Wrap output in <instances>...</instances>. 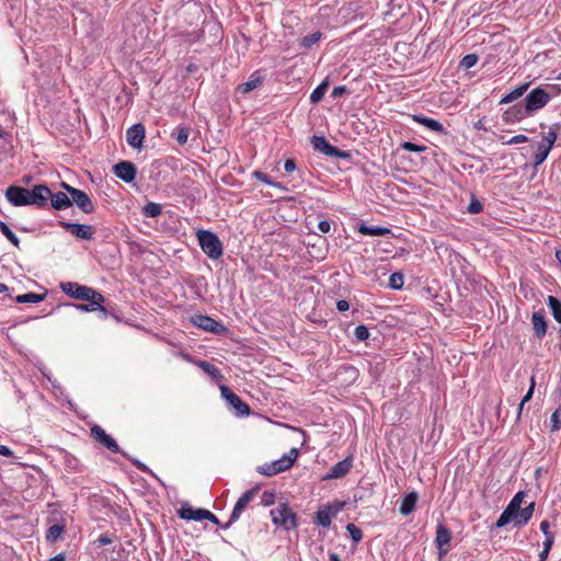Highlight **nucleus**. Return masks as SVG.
<instances>
[{
	"label": "nucleus",
	"instance_id": "obj_1",
	"mask_svg": "<svg viewBox=\"0 0 561 561\" xmlns=\"http://www.w3.org/2000/svg\"><path fill=\"white\" fill-rule=\"evenodd\" d=\"M4 195L8 202L15 207L35 206L46 209L48 208L50 188L45 184H37L32 188L10 185Z\"/></svg>",
	"mask_w": 561,
	"mask_h": 561
},
{
	"label": "nucleus",
	"instance_id": "obj_2",
	"mask_svg": "<svg viewBox=\"0 0 561 561\" xmlns=\"http://www.w3.org/2000/svg\"><path fill=\"white\" fill-rule=\"evenodd\" d=\"M272 522L275 526L284 530H291L298 527V516L287 502L278 504L270 512Z\"/></svg>",
	"mask_w": 561,
	"mask_h": 561
},
{
	"label": "nucleus",
	"instance_id": "obj_3",
	"mask_svg": "<svg viewBox=\"0 0 561 561\" xmlns=\"http://www.w3.org/2000/svg\"><path fill=\"white\" fill-rule=\"evenodd\" d=\"M198 243L203 252L210 259H218L222 254V243L218 236L209 230L197 231Z\"/></svg>",
	"mask_w": 561,
	"mask_h": 561
},
{
	"label": "nucleus",
	"instance_id": "obj_4",
	"mask_svg": "<svg viewBox=\"0 0 561 561\" xmlns=\"http://www.w3.org/2000/svg\"><path fill=\"white\" fill-rule=\"evenodd\" d=\"M191 322L198 329L216 335H227L229 333V329L222 322L206 314H195L191 318Z\"/></svg>",
	"mask_w": 561,
	"mask_h": 561
},
{
	"label": "nucleus",
	"instance_id": "obj_5",
	"mask_svg": "<svg viewBox=\"0 0 561 561\" xmlns=\"http://www.w3.org/2000/svg\"><path fill=\"white\" fill-rule=\"evenodd\" d=\"M47 524L51 525L46 530L45 539L48 542H55L66 530V519L64 518L61 512H59L57 508H54L50 512V515L47 517Z\"/></svg>",
	"mask_w": 561,
	"mask_h": 561
},
{
	"label": "nucleus",
	"instance_id": "obj_6",
	"mask_svg": "<svg viewBox=\"0 0 561 561\" xmlns=\"http://www.w3.org/2000/svg\"><path fill=\"white\" fill-rule=\"evenodd\" d=\"M310 142L316 151L323 153L327 157L351 159L350 151H342L337 147L332 146L324 136H312Z\"/></svg>",
	"mask_w": 561,
	"mask_h": 561
},
{
	"label": "nucleus",
	"instance_id": "obj_7",
	"mask_svg": "<svg viewBox=\"0 0 561 561\" xmlns=\"http://www.w3.org/2000/svg\"><path fill=\"white\" fill-rule=\"evenodd\" d=\"M60 288L66 295L77 300L88 298L101 299V293L91 287L81 286L79 283H60Z\"/></svg>",
	"mask_w": 561,
	"mask_h": 561
},
{
	"label": "nucleus",
	"instance_id": "obj_8",
	"mask_svg": "<svg viewBox=\"0 0 561 561\" xmlns=\"http://www.w3.org/2000/svg\"><path fill=\"white\" fill-rule=\"evenodd\" d=\"M260 490V485H255L254 488L245 491L237 501L234 504V507L230 514V517L227 523L221 525L222 529H228L231 527L232 524H234L245 510L247 505L254 499L255 494Z\"/></svg>",
	"mask_w": 561,
	"mask_h": 561
},
{
	"label": "nucleus",
	"instance_id": "obj_9",
	"mask_svg": "<svg viewBox=\"0 0 561 561\" xmlns=\"http://www.w3.org/2000/svg\"><path fill=\"white\" fill-rule=\"evenodd\" d=\"M221 397L227 401L229 407L233 409L237 416H248L251 413V408L238 394H236L228 386H220Z\"/></svg>",
	"mask_w": 561,
	"mask_h": 561
},
{
	"label": "nucleus",
	"instance_id": "obj_10",
	"mask_svg": "<svg viewBox=\"0 0 561 561\" xmlns=\"http://www.w3.org/2000/svg\"><path fill=\"white\" fill-rule=\"evenodd\" d=\"M525 493L523 491L517 492L514 497L511 500L506 508L502 512L499 519L496 520L495 526L497 528L504 527L513 519L518 517V513L524 501Z\"/></svg>",
	"mask_w": 561,
	"mask_h": 561
},
{
	"label": "nucleus",
	"instance_id": "obj_11",
	"mask_svg": "<svg viewBox=\"0 0 561 561\" xmlns=\"http://www.w3.org/2000/svg\"><path fill=\"white\" fill-rule=\"evenodd\" d=\"M550 100L551 95L545 89L536 88L526 95L524 112H530L533 114L534 112L545 107Z\"/></svg>",
	"mask_w": 561,
	"mask_h": 561
},
{
	"label": "nucleus",
	"instance_id": "obj_12",
	"mask_svg": "<svg viewBox=\"0 0 561 561\" xmlns=\"http://www.w3.org/2000/svg\"><path fill=\"white\" fill-rule=\"evenodd\" d=\"M90 436L100 445L114 454H121L126 457V453L122 450L117 442L108 435L100 425L93 424L90 428Z\"/></svg>",
	"mask_w": 561,
	"mask_h": 561
},
{
	"label": "nucleus",
	"instance_id": "obj_13",
	"mask_svg": "<svg viewBox=\"0 0 561 561\" xmlns=\"http://www.w3.org/2000/svg\"><path fill=\"white\" fill-rule=\"evenodd\" d=\"M179 516L182 519H186V520L201 522V520L206 519L215 525H219L220 527L222 525V524H220L218 517L215 514H213L210 511L205 510V508H193L192 506H188V505L182 506L179 511Z\"/></svg>",
	"mask_w": 561,
	"mask_h": 561
},
{
	"label": "nucleus",
	"instance_id": "obj_14",
	"mask_svg": "<svg viewBox=\"0 0 561 561\" xmlns=\"http://www.w3.org/2000/svg\"><path fill=\"white\" fill-rule=\"evenodd\" d=\"M60 227L70 232L73 237L80 240H92L94 238L95 229L91 225L77 224L69 221H59Z\"/></svg>",
	"mask_w": 561,
	"mask_h": 561
},
{
	"label": "nucleus",
	"instance_id": "obj_15",
	"mask_svg": "<svg viewBox=\"0 0 561 561\" xmlns=\"http://www.w3.org/2000/svg\"><path fill=\"white\" fill-rule=\"evenodd\" d=\"M113 173L125 183H131L136 179L137 169L130 161H121L113 167Z\"/></svg>",
	"mask_w": 561,
	"mask_h": 561
},
{
	"label": "nucleus",
	"instance_id": "obj_16",
	"mask_svg": "<svg viewBox=\"0 0 561 561\" xmlns=\"http://www.w3.org/2000/svg\"><path fill=\"white\" fill-rule=\"evenodd\" d=\"M145 136L146 128L141 123L131 125L126 131L127 144L134 149H140L142 147Z\"/></svg>",
	"mask_w": 561,
	"mask_h": 561
},
{
	"label": "nucleus",
	"instance_id": "obj_17",
	"mask_svg": "<svg viewBox=\"0 0 561 561\" xmlns=\"http://www.w3.org/2000/svg\"><path fill=\"white\" fill-rule=\"evenodd\" d=\"M451 540V531L443 524H438L436 529L435 545L438 549L439 559L448 552Z\"/></svg>",
	"mask_w": 561,
	"mask_h": 561
},
{
	"label": "nucleus",
	"instance_id": "obj_18",
	"mask_svg": "<svg viewBox=\"0 0 561 561\" xmlns=\"http://www.w3.org/2000/svg\"><path fill=\"white\" fill-rule=\"evenodd\" d=\"M291 468L290 460L279 458L271 463L257 467L256 471L266 477H273Z\"/></svg>",
	"mask_w": 561,
	"mask_h": 561
},
{
	"label": "nucleus",
	"instance_id": "obj_19",
	"mask_svg": "<svg viewBox=\"0 0 561 561\" xmlns=\"http://www.w3.org/2000/svg\"><path fill=\"white\" fill-rule=\"evenodd\" d=\"M70 199L84 214H92L94 211L93 202L84 191L79 188L70 191Z\"/></svg>",
	"mask_w": 561,
	"mask_h": 561
},
{
	"label": "nucleus",
	"instance_id": "obj_20",
	"mask_svg": "<svg viewBox=\"0 0 561 561\" xmlns=\"http://www.w3.org/2000/svg\"><path fill=\"white\" fill-rule=\"evenodd\" d=\"M353 467V457L348 456L343 460L336 462L329 472L323 477V480L340 479L345 477Z\"/></svg>",
	"mask_w": 561,
	"mask_h": 561
},
{
	"label": "nucleus",
	"instance_id": "obj_21",
	"mask_svg": "<svg viewBox=\"0 0 561 561\" xmlns=\"http://www.w3.org/2000/svg\"><path fill=\"white\" fill-rule=\"evenodd\" d=\"M96 311L100 312L99 318L101 320H107L108 318H112L117 323H121L124 320L122 311L118 309L116 304L106 302V301L100 302V307L96 308Z\"/></svg>",
	"mask_w": 561,
	"mask_h": 561
},
{
	"label": "nucleus",
	"instance_id": "obj_22",
	"mask_svg": "<svg viewBox=\"0 0 561 561\" xmlns=\"http://www.w3.org/2000/svg\"><path fill=\"white\" fill-rule=\"evenodd\" d=\"M48 207L55 209V210H65L72 206V201L70 199V196L66 192H56L53 193L50 191V196Z\"/></svg>",
	"mask_w": 561,
	"mask_h": 561
},
{
	"label": "nucleus",
	"instance_id": "obj_23",
	"mask_svg": "<svg viewBox=\"0 0 561 561\" xmlns=\"http://www.w3.org/2000/svg\"><path fill=\"white\" fill-rule=\"evenodd\" d=\"M265 80V76L262 73L261 70H255L251 73L249 80L244 83H241L238 85L237 91L240 93H249L257 88H260Z\"/></svg>",
	"mask_w": 561,
	"mask_h": 561
},
{
	"label": "nucleus",
	"instance_id": "obj_24",
	"mask_svg": "<svg viewBox=\"0 0 561 561\" xmlns=\"http://www.w3.org/2000/svg\"><path fill=\"white\" fill-rule=\"evenodd\" d=\"M331 511L332 506H320L319 510L316 512L313 523L323 528H329L333 517Z\"/></svg>",
	"mask_w": 561,
	"mask_h": 561
},
{
	"label": "nucleus",
	"instance_id": "obj_25",
	"mask_svg": "<svg viewBox=\"0 0 561 561\" xmlns=\"http://www.w3.org/2000/svg\"><path fill=\"white\" fill-rule=\"evenodd\" d=\"M357 231L365 236H371V237H383L391 233V229L387 227H380V226H367L365 222H362Z\"/></svg>",
	"mask_w": 561,
	"mask_h": 561
},
{
	"label": "nucleus",
	"instance_id": "obj_26",
	"mask_svg": "<svg viewBox=\"0 0 561 561\" xmlns=\"http://www.w3.org/2000/svg\"><path fill=\"white\" fill-rule=\"evenodd\" d=\"M47 294V289H43L42 293H26L18 295L14 300L18 304H38L45 300Z\"/></svg>",
	"mask_w": 561,
	"mask_h": 561
},
{
	"label": "nucleus",
	"instance_id": "obj_27",
	"mask_svg": "<svg viewBox=\"0 0 561 561\" xmlns=\"http://www.w3.org/2000/svg\"><path fill=\"white\" fill-rule=\"evenodd\" d=\"M524 110H525V104L524 105H515V106L508 108L503 115L504 121L507 123L513 122V121H522L531 115L530 112H524Z\"/></svg>",
	"mask_w": 561,
	"mask_h": 561
},
{
	"label": "nucleus",
	"instance_id": "obj_28",
	"mask_svg": "<svg viewBox=\"0 0 561 561\" xmlns=\"http://www.w3.org/2000/svg\"><path fill=\"white\" fill-rule=\"evenodd\" d=\"M531 323L535 331V335L541 339L547 333V322L542 312H535L531 317Z\"/></svg>",
	"mask_w": 561,
	"mask_h": 561
},
{
	"label": "nucleus",
	"instance_id": "obj_29",
	"mask_svg": "<svg viewBox=\"0 0 561 561\" xmlns=\"http://www.w3.org/2000/svg\"><path fill=\"white\" fill-rule=\"evenodd\" d=\"M419 495L416 492H410L402 499L400 504V513L404 516L411 514L415 510Z\"/></svg>",
	"mask_w": 561,
	"mask_h": 561
},
{
	"label": "nucleus",
	"instance_id": "obj_30",
	"mask_svg": "<svg viewBox=\"0 0 561 561\" xmlns=\"http://www.w3.org/2000/svg\"><path fill=\"white\" fill-rule=\"evenodd\" d=\"M413 121L423 125L424 127H426L430 130L444 131L443 125L438 121H436L432 117H427L422 114H415V115H413Z\"/></svg>",
	"mask_w": 561,
	"mask_h": 561
},
{
	"label": "nucleus",
	"instance_id": "obj_31",
	"mask_svg": "<svg viewBox=\"0 0 561 561\" xmlns=\"http://www.w3.org/2000/svg\"><path fill=\"white\" fill-rule=\"evenodd\" d=\"M85 304H72V306L81 312H93L100 307V302H105L104 296L101 294V299L88 298L83 299Z\"/></svg>",
	"mask_w": 561,
	"mask_h": 561
},
{
	"label": "nucleus",
	"instance_id": "obj_32",
	"mask_svg": "<svg viewBox=\"0 0 561 561\" xmlns=\"http://www.w3.org/2000/svg\"><path fill=\"white\" fill-rule=\"evenodd\" d=\"M436 250H437V254H438L439 259L442 260V262L447 261V266H449L450 273L454 276V271H455V267L453 265V252H454V250L451 248L447 247V245H444V244H440V245L436 247Z\"/></svg>",
	"mask_w": 561,
	"mask_h": 561
},
{
	"label": "nucleus",
	"instance_id": "obj_33",
	"mask_svg": "<svg viewBox=\"0 0 561 561\" xmlns=\"http://www.w3.org/2000/svg\"><path fill=\"white\" fill-rule=\"evenodd\" d=\"M330 85L329 78H325L310 94V103L318 104L322 101L328 88Z\"/></svg>",
	"mask_w": 561,
	"mask_h": 561
},
{
	"label": "nucleus",
	"instance_id": "obj_34",
	"mask_svg": "<svg viewBox=\"0 0 561 561\" xmlns=\"http://www.w3.org/2000/svg\"><path fill=\"white\" fill-rule=\"evenodd\" d=\"M529 88V83H524L519 87H517L516 89H514L513 91H511L510 93L505 94L501 101H500V104H508V103H512L513 101L517 100L518 98H520L523 94H525V92L528 90Z\"/></svg>",
	"mask_w": 561,
	"mask_h": 561
},
{
	"label": "nucleus",
	"instance_id": "obj_35",
	"mask_svg": "<svg viewBox=\"0 0 561 561\" xmlns=\"http://www.w3.org/2000/svg\"><path fill=\"white\" fill-rule=\"evenodd\" d=\"M535 511V503L531 502L526 507L520 508L518 513V517L515 520L516 526H523L528 523V520L531 518Z\"/></svg>",
	"mask_w": 561,
	"mask_h": 561
},
{
	"label": "nucleus",
	"instance_id": "obj_36",
	"mask_svg": "<svg viewBox=\"0 0 561 561\" xmlns=\"http://www.w3.org/2000/svg\"><path fill=\"white\" fill-rule=\"evenodd\" d=\"M191 134L190 126H178L171 134L173 138L178 141L180 146H183L187 142L188 136Z\"/></svg>",
	"mask_w": 561,
	"mask_h": 561
},
{
	"label": "nucleus",
	"instance_id": "obj_37",
	"mask_svg": "<svg viewBox=\"0 0 561 561\" xmlns=\"http://www.w3.org/2000/svg\"><path fill=\"white\" fill-rule=\"evenodd\" d=\"M551 148L546 146L543 142H539L534 154V165L538 167L547 159Z\"/></svg>",
	"mask_w": 561,
	"mask_h": 561
},
{
	"label": "nucleus",
	"instance_id": "obj_38",
	"mask_svg": "<svg viewBox=\"0 0 561 561\" xmlns=\"http://www.w3.org/2000/svg\"><path fill=\"white\" fill-rule=\"evenodd\" d=\"M162 213V206L158 203L149 202L142 207V215L148 218H156Z\"/></svg>",
	"mask_w": 561,
	"mask_h": 561
},
{
	"label": "nucleus",
	"instance_id": "obj_39",
	"mask_svg": "<svg viewBox=\"0 0 561 561\" xmlns=\"http://www.w3.org/2000/svg\"><path fill=\"white\" fill-rule=\"evenodd\" d=\"M548 306L551 310V313H552L554 320L558 323H561V302H560V300L553 296H549L548 297Z\"/></svg>",
	"mask_w": 561,
	"mask_h": 561
},
{
	"label": "nucleus",
	"instance_id": "obj_40",
	"mask_svg": "<svg viewBox=\"0 0 561 561\" xmlns=\"http://www.w3.org/2000/svg\"><path fill=\"white\" fill-rule=\"evenodd\" d=\"M197 365L198 367H201L207 375L214 377V378H217V377H220V371L219 369L214 365V364H210L209 362L207 360H198L197 362Z\"/></svg>",
	"mask_w": 561,
	"mask_h": 561
},
{
	"label": "nucleus",
	"instance_id": "obj_41",
	"mask_svg": "<svg viewBox=\"0 0 561 561\" xmlns=\"http://www.w3.org/2000/svg\"><path fill=\"white\" fill-rule=\"evenodd\" d=\"M0 231L7 237V239L15 247H19L20 240L16 234L10 229V227L0 220Z\"/></svg>",
	"mask_w": 561,
	"mask_h": 561
},
{
	"label": "nucleus",
	"instance_id": "obj_42",
	"mask_svg": "<svg viewBox=\"0 0 561 561\" xmlns=\"http://www.w3.org/2000/svg\"><path fill=\"white\" fill-rule=\"evenodd\" d=\"M64 462H65V466L67 469L72 470V471H81L80 461L71 454H69V453L65 454Z\"/></svg>",
	"mask_w": 561,
	"mask_h": 561
},
{
	"label": "nucleus",
	"instance_id": "obj_43",
	"mask_svg": "<svg viewBox=\"0 0 561 561\" xmlns=\"http://www.w3.org/2000/svg\"><path fill=\"white\" fill-rule=\"evenodd\" d=\"M253 176H254L256 180H259V181H261V182H263V183L267 184L268 186H273V187H282V184H280V183H278V182H274V181L271 179V176H270V175H267L266 173H264V172H262V171H259V170L254 171V172H253Z\"/></svg>",
	"mask_w": 561,
	"mask_h": 561
},
{
	"label": "nucleus",
	"instance_id": "obj_44",
	"mask_svg": "<svg viewBox=\"0 0 561 561\" xmlns=\"http://www.w3.org/2000/svg\"><path fill=\"white\" fill-rule=\"evenodd\" d=\"M321 36H322L321 32H314V33L308 34L305 37H302L301 45L305 48H311L316 43L319 42Z\"/></svg>",
	"mask_w": 561,
	"mask_h": 561
},
{
	"label": "nucleus",
	"instance_id": "obj_45",
	"mask_svg": "<svg viewBox=\"0 0 561 561\" xmlns=\"http://www.w3.org/2000/svg\"><path fill=\"white\" fill-rule=\"evenodd\" d=\"M346 530L347 533L350 534V537L351 539L355 542V543H358L362 538H363V531L359 527H357L356 525L354 524H348L346 526Z\"/></svg>",
	"mask_w": 561,
	"mask_h": 561
},
{
	"label": "nucleus",
	"instance_id": "obj_46",
	"mask_svg": "<svg viewBox=\"0 0 561 561\" xmlns=\"http://www.w3.org/2000/svg\"><path fill=\"white\" fill-rule=\"evenodd\" d=\"M561 428V407L558 408L550 417V431L557 432Z\"/></svg>",
	"mask_w": 561,
	"mask_h": 561
},
{
	"label": "nucleus",
	"instance_id": "obj_47",
	"mask_svg": "<svg viewBox=\"0 0 561 561\" xmlns=\"http://www.w3.org/2000/svg\"><path fill=\"white\" fill-rule=\"evenodd\" d=\"M354 334H355V337L357 339V341L364 342V341L368 340V337H369V330L366 325L358 324L355 328Z\"/></svg>",
	"mask_w": 561,
	"mask_h": 561
},
{
	"label": "nucleus",
	"instance_id": "obj_48",
	"mask_svg": "<svg viewBox=\"0 0 561 561\" xmlns=\"http://www.w3.org/2000/svg\"><path fill=\"white\" fill-rule=\"evenodd\" d=\"M478 59L476 54H469L461 59L460 65L466 69H470L478 62Z\"/></svg>",
	"mask_w": 561,
	"mask_h": 561
},
{
	"label": "nucleus",
	"instance_id": "obj_49",
	"mask_svg": "<svg viewBox=\"0 0 561 561\" xmlns=\"http://www.w3.org/2000/svg\"><path fill=\"white\" fill-rule=\"evenodd\" d=\"M128 460L131 461V463L138 469L140 470L141 472H145V473H148V474H151V476H154V473L152 472L151 469H149L148 466H146L144 462L139 461L138 459L136 458H131L129 457L127 454H126V457Z\"/></svg>",
	"mask_w": 561,
	"mask_h": 561
},
{
	"label": "nucleus",
	"instance_id": "obj_50",
	"mask_svg": "<svg viewBox=\"0 0 561 561\" xmlns=\"http://www.w3.org/2000/svg\"><path fill=\"white\" fill-rule=\"evenodd\" d=\"M483 206L480 201H478L474 195L471 194V202L467 207V211L470 214H479L482 210Z\"/></svg>",
	"mask_w": 561,
	"mask_h": 561
},
{
	"label": "nucleus",
	"instance_id": "obj_51",
	"mask_svg": "<svg viewBox=\"0 0 561 561\" xmlns=\"http://www.w3.org/2000/svg\"><path fill=\"white\" fill-rule=\"evenodd\" d=\"M401 147H402V149L410 151V152H422L426 149L425 146H421V145H417V144L411 142V141H404L401 145Z\"/></svg>",
	"mask_w": 561,
	"mask_h": 561
},
{
	"label": "nucleus",
	"instance_id": "obj_52",
	"mask_svg": "<svg viewBox=\"0 0 561 561\" xmlns=\"http://www.w3.org/2000/svg\"><path fill=\"white\" fill-rule=\"evenodd\" d=\"M558 137L557 129H550L548 134L543 137L542 141L546 146L552 149Z\"/></svg>",
	"mask_w": 561,
	"mask_h": 561
},
{
	"label": "nucleus",
	"instance_id": "obj_53",
	"mask_svg": "<svg viewBox=\"0 0 561 561\" xmlns=\"http://www.w3.org/2000/svg\"><path fill=\"white\" fill-rule=\"evenodd\" d=\"M553 542H554V540H550L549 538H548V540L543 541V543H542L543 549L539 553V561H546L547 560Z\"/></svg>",
	"mask_w": 561,
	"mask_h": 561
},
{
	"label": "nucleus",
	"instance_id": "obj_54",
	"mask_svg": "<svg viewBox=\"0 0 561 561\" xmlns=\"http://www.w3.org/2000/svg\"><path fill=\"white\" fill-rule=\"evenodd\" d=\"M351 93V90L346 85H337L332 90L331 96L333 99L341 98Z\"/></svg>",
	"mask_w": 561,
	"mask_h": 561
},
{
	"label": "nucleus",
	"instance_id": "obj_55",
	"mask_svg": "<svg viewBox=\"0 0 561 561\" xmlns=\"http://www.w3.org/2000/svg\"><path fill=\"white\" fill-rule=\"evenodd\" d=\"M275 502V494L271 491H264L261 496V503L264 506H270Z\"/></svg>",
	"mask_w": 561,
	"mask_h": 561
},
{
	"label": "nucleus",
	"instance_id": "obj_56",
	"mask_svg": "<svg viewBox=\"0 0 561 561\" xmlns=\"http://www.w3.org/2000/svg\"><path fill=\"white\" fill-rule=\"evenodd\" d=\"M549 527H550V524L548 520H542L540 523V530L542 531V534L545 536V540H548V538L550 540H554V534L549 530Z\"/></svg>",
	"mask_w": 561,
	"mask_h": 561
},
{
	"label": "nucleus",
	"instance_id": "obj_57",
	"mask_svg": "<svg viewBox=\"0 0 561 561\" xmlns=\"http://www.w3.org/2000/svg\"><path fill=\"white\" fill-rule=\"evenodd\" d=\"M535 387H536V380H535V376H531L530 377V386H529V389L527 391V393L524 396V398L522 399L523 402H528L531 400L533 398V394H534V391H535Z\"/></svg>",
	"mask_w": 561,
	"mask_h": 561
},
{
	"label": "nucleus",
	"instance_id": "obj_58",
	"mask_svg": "<svg viewBox=\"0 0 561 561\" xmlns=\"http://www.w3.org/2000/svg\"><path fill=\"white\" fill-rule=\"evenodd\" d=\"M386 289L402 290L405 283H380Z\"/></svg>",
	"mask_w": 561,
	"mask_h": 561
},
{
	"label": "nucleus",
	"instance_id": "obj_59",
	"mask_svg": "<svg viewBox=\"0 0 561 561\" xmlns=\"http://www.w3.org/2000/svg\"><path fill=\"white\" fill-rule=\"evenodd\" d=\"M299 455V451L297 448H291L289 450V453L287 455H284L282 458L283 459H287V460H290L291 462V466L294 465V462L296 461L297 457Z\"/></svg>",
	"mask_w": 561,
	"mask_h": 561
},
{
	"label": "nucleus",
	"instance_id": "obj_60",
	"mask_svg": "<svg viewBox=\"0 0 561 561\" xmlns=\"http://www.w3.org/2000/svg\"><path fill=\"white\" fill-rule=\"evenodd\" d=\"M327 506H332L331 513L335 516L345 506V502L334 501L332 504H328Z\"/></svg>",
	"mask_w": 561,
	"mask_h": 561
},
{
	"label": "nucleus",
	"instance_id": "obj_61",
	"mask_svg": "<svg viewBox=\"0 0 561 561\" xmlns=\"http://www.w3.org/2000/svg\"><path fill=\"white\" fill-rule=\"evenodd\" d=\"M98 542L100 546H106V545H110L113 542V538L107 535V534H102L99 538H98Z\"/></svg>",
	"mask_w": 561,
	"mask_h": 561
},
{
	"label": "nucleus",
	"instance_id": "obj_62",
	"mask_svg": "<svg viewBox=\"0 0 561 561\" xmlns=\"http://www.w3.org/2000/svg\"><path fill=\"white\" fill-rule=\"evenodd\" d=\"M318 229L321 232L327 233L331 229V222L329 220H320L318 224Z\"/></svg>",
	"mask_w": 561,
	"mask_h": 561
},
{
	"label": "nucleus",
	"instance_id": "obj_63",
	"mask_svg": "<svg viewBox=\"0 0 561 561\" xmlns=\"http://www.w3.org/2000/svg\"><path fill=\"white\" fill-rule=\"evenodd\" d=\"M284 169L287 173H291L296 170V162L293 159H287L284 164Z\"/></svg>",
	"mask_w": 561,
	"mask_h": 561
},
{
	"label": "nucleus",
	"instance_id": "obj_64",
	"mask_svg": "<svg viewBox=\"0 0 561 561\" xmlns=\"http://www.w3.org/2000/svg\"><path fill=\"white\" fill-rule=\"evenodd\" d=\"M336 309H337L340 312L347 311V310L350 309V304H348V301H346V300H344V299L337 300V301H336Z\"/></svg>",
	"mask_w": 561,
	"mask_h": 561
}]
</instances>
